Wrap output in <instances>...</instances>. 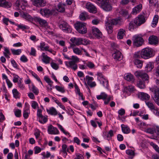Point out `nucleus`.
Masks as SVG:
<instances>
[{
	"instance_id": "nucleus-1",
	"label": "nucleus",
	"mask_w": 159,
	"mask_h": 159,
	"mask_svg": "<svg viewBox=\"0 0 159 159\" xmlns=\"http://www.w3.org/2000/svg\"><path fill=\"white\" fill-rule=\"evenodd\" d=\"M70 60V61L66 62V65L67 67L75 70L78 68L77 63L79 62V59L76 56H72Z\"/></svg>"
},
{
	"instance_id": "nucleus-2",
	"label": "nucleus",
	"mask_w": 159,
	"mask_h": 159,
	"mask_svg": "<svg viewBox=\"0 0 159 159\" xmlns=\"http://www.w3.org/2000/svg\"><path fill=\"white\" fill-rule=\"evenodd\" d=\"M76 30L80 33L85 34L87 32L86 24L80 22H77L74 24Z\"/></svg>"
},
{
	"instance_id": "nucleus-3",
	"label": "nucleus",
	"mask_w": 159,
	"mask_h": 159,
	"mask_svg": "<svg viewBox=\"0 0 159 159\" xmlns=\"http://www.w3.org/2000/svg\"><path fill=\"white\" fill-rule=\"evenodd\" d=\"M153 51L150 48H145L142 50L141 52V57L146 59L151 57L153 55Z\"/></svg>"
},
{
	"instance_id": "nucleus-4",
	"label": "nucleus",
	"mask_w": 159,
	"mask_h": 159,
	"mask_svg": "<svg viewBox=\"0 0 159 159\" xmlns=\"http://www.w3.org/2000/svg\"><path fill=\"white\" fill-rule=\"evenodd\" d=\"M59 28L64 32L70 33L72 31L71 27L65 21H62L58 25Z\"/></svg>"
},
{
	"instance_id": "nucleus-5",
	"label": "nucleus",
	"mask_w": 159,
	"mask_h": 159,
	"mask_svg": "<svg viewBox=\"0 0 159 159\" xmlns=\"http://www.w3.org/2000/svg\"><path fill=\"white\" fill-rule=\"evenodd\" d=\"M150 90L154 94L153 99L156 104L159 106V88L157 86H154Z\"/></svg>"
},
{
	"instance_id": "nucleus-6",
	"label": "nucleus",
	"mask_w": 159,
	"mask_h": 159,
	"mask_svg": "<svg viewBox=\"0 0 159 159\" xmlns=\"http://www.w3.org/2000/svg\"><path fill=\"white\" fill-rule=\"evenodd\" d=\"M101 7L106 12L111 11L113 9L112 4L108 0L104 1L101 5Z\"/></svg>"
},
{
	"instance_id": "nucleus-7",
	"label": "nucleus",
	"mask_w": 159,
	"mask_h": 159,
	"mask_svg": "<svg viewBox=\"0 0 159 159\" xmlns=\"http://www.w3.org/2000/svg\"><path fill=\"white\" fill-rule=\"evenodd\" d=\"M98 80L100 82V84L106 88H107L108 86V80L106 79L102 73L98 72L97 73Z\"/></svg>"
},
{
	"instance_id": "nucleus-8",
	"label": "nucleus",
	"mask_w": 159,
	"mask_h": 159,
	"mask_svg": "<svg viewBox=\"0 0 159 159\" xmlns=\"http://www.w3.org/2000/svg\"><path fill=\"white\" fill-rule=\"evenodd\" d=\"M145 21L144 14L139 15L134 20L135 24L137 26H140L144 23Z\"/></svg>"
},
{
	"instance_id": "nucleus-9",
	"label": "nucleus",
	"mask_w": 159,
	"mask_h": 159,
	"mask_svg": "<svg viewBox=\"0 0 159 159\" xmlns=\"http://www.w3.org/2000/svg\"><path fill=\"white\" fill-rule=\"evenodd\" d=\"M135 76L139 78H141L143 81H147L149 77L148 75L142 71H136L134 73Z\"/></svg>"
},
{
	"instance_id": "nucleus-10",
	"label": "nucleus",
	"mask_w": 159,
	"mask_h": 159,
	"mask_svg": "<svg viewBox=\"0 0 159 159\" xmlns=\"http://www.w3.org/2000/svg\"><path fill=\"white\" fill-rule=\"evenodd\" d=\"M132 40L134 45L137 47L142 45L143 41V39L138 35L134 36Z\"/></svg>"
},
{
	"instance_id": "nucleus-11",
	"label": "nucleus",
	"mask_w": 159,
	"mask_h": 159,
	"mask_svg": "<svg viewBox=\"0 0 159 159\" xmlns=\"http://www.w3.org/2000/svg\"><path fill=\"white\" fill-rule=\"evenodd\" d=\"M39 47L42 51H48L52 53L54 55H55V53H53L54 51L51 48H50L48 44H46L44 42H42L40 43Z\"/></svg>"
},
{
	"instance_id": "nucleus-12",
	"label": "nucleus",
	"mask_w": 159,
	"mask_h": 159,
	"mask_svg": "<svg viewBox=\"0 0 159 159\" xmlns=\"http://www.w3.org/2000/svg\"><path fill=\"white\" fill-rule=\"evenodd\" d=\"M86 8L88 11L90 13H95L97 11V9L96 7L90 2H88L86 3L85 6Z\"/></svg>"
},
{
	"instance_id": "nucleus-13",
	"label": "nucleus",
	"mask_w": 159,
	"mask_h": 159,
	"mask_svg": "<svg viewBox=\"0 0 159 159\" xmlns=\"http://www.w3.org/2000/svg\"><path fill=\"white\" fill-rule=\"evenodd\" d=\"M33 4L36 7H40L45 6L46 2L44 0H31Z\"/></svg>"
},
{
	"instance_id": "nucleus-14",
	"label": "nucleus",
	"mask_w": 159,
	"mask_h": 159,
	"mask_svg": "<svg viewBox=\"0 0 159 159\" xmlns=\"http://www.w3.org/2000/svg\"><path fill=\"white\" fill-rule=\"evenodd\" d=\"M92 33L93 35L98 39L102 38V32L97 28L93 27L92 29Z\"/></svg>"
},
{
	"instance_id": "nucleus-15",
	"label": "nucleus",
	"mask_w": 159,
	"mask_h": 159,
	"mask_svg": "<svg viewBox=\"0 0 159 159\" xmlns=\"http://www.w3.org/2000/svg\"><path fill=\"white\" fill-rule=\"evenodd\" d=\"M48 131L49 134H58L59 133V131L58 129L52 125L48 126Z\"/></svg>"
},
{
	"instance_id": "nucleus-16",
	"label": "nucleus",
	"mask_w": 159,
	"mask_h": 159,
	"mask_svg": "<svg viewBox=\"0 0 159 159\" xmlns=\"http://www.w3.org/2000/svg\"><path fill=\"white\" fill-rule=\"evenodd\" d=\"M12 4L10 2L6 0H0V7L9 8L11 7Z\"/></svg>"
},
{
	"instance_id": "nucleus-17",
	"label": "nucleus",
	"mask_w": 159,
	"mask_h": 159,
	"mask_svg": "<svg viewBox=\"0 0 159 159\" xmlns=\"http://www.w3.org/2000/svg\"><path fill=\"white\" fill-rule=\"evenodd\" d=\"M113 58L116 60H120L122 58L120 52L117 50H115L112 54Z\"/></svg>"
},
{
	"instance_id": "nucleus-18",
	"label": "nucleus",
	"mask_w": 159,
	"mask_h": 159,
	"mask_svg": "<svg viewBox=\"0 0 159 159\" xmlns=\"http://www.w3.org/2000/svg\"><path fill=\"white\" fill-rule=\"evenodd\" d=\"M158 41V39L156 36H151L148 38L149 43L151 44L156 45Z\"/></svg>"
},
{
	"instance_id": "nucleus-19",
	"label": "nucleus",
	"mask_w": 159,
	"mask_h": 159,
	"mask_svg": "<svg viewBox=\"0 0 159 159\" xmlns=\"http://www.w3.org/2000/svg\"><path fill=\"white\" fill-rule=\"evenodd\" d=\"M138 97L142 100H148L150 96L148 94L143 92H140L139 93Z\"/></svg>"
},
{
	"instance_id": "nucleus-20",
	"label": "nucleus",
	"mask_w": 159,
	"mask_h": 159,
	"mask_svg": "<svg viewBox=\"0 0 159 159\" xmlns=\"http://www.w3.org/2000/svg\"><path fill=\"white\" fill-rule=\"evenodd\" d=\"M27 3L26 1L25 0H17L16 2V6L19 7H20L22 10L25 8L24 6Z\"/></svg>"
},
{
	"instance_id": "nucleus-21",
	"label": "nucleus",
	"mask_w": 159,
	"mask_h": 159,
	"mask_svg": "<svg viewBox=\"0 0 159 159\" xmlns=\"http://www.w3.org/2000/svg\"><path fill=\"white\" fill-rule=\"evenodd\" d=\"M40 12V13L42 16H48L52 14V11L48 9H41Z\"/></svg>"
},
{
	"instance_id": "nucleus-22",
	"label": "nucleus",
	"mask_w": 159,
	"mask_h": 159,
	"mask_svg": "<svg viewBox=\"0 0 159 159\" xmlns=\"http://www.w3.org/2000/svg\"><path fill=\"white\" fill-rule=\"evenodd\" d=\"M154 65L152 62H149L146 64L145 67L146 72H148L151 71L154 68Z\"/></svg>"
},
{
	"instance_id": "nucleus-23",
	"label": "nucleus",
	"mask_w": 159,
	"mask_h": 159,
	"mask_svg": "<svg viewBox=\"0 0 159 159\" xmlns=\"http://www.w3.org/2000/svg\"><path fill=\"white\" fill-rule=\"evenodd\" d=\"M41 56L42 57V61L43 63L46 64L49 63L51 59L50 57L48 56L44 52L42 53Z\"/></svg>"
},
{
	"instance_id": "nucleus-24",
	"label": "nucleus",
	"mask_w": 159,
	"mask_h": 159,
	"mask_svg": "<svg viewBox=\"0 0 159 159\" xmlns=\"http://www.w3.org/2000/svg\"><path fill=\"white\" fill-rule=\"evenodd\" d=\"M89 40L83 39L82 38H78L77 46H78L81 44L86 45L89 44Z\"/></svg>"
},
{
	"instance_id": "nucleus-25",
	"label": "nucleus",
	"mask_w": 159,
	"mask_h": 159,
	"mask_svg": "<svg viewBox=\"0 0 159 159\" xmlns=\"http://www.w3.org/2000/svg\"><path fill=\"white\" fill-rule=\"evenodd\" d=\"M22 17L29 21L33 20V18L29 14L23 12L20 14Z\"/></svg>"
},
{
	"instance_id": "nucleus-26",
	"label": "nucleus",
	"mask_w": 159,
	"mask_h": 159,
	"mask_svg": "<svg viewBox=\"0 0 159 159\" xmlns=\"http://www.w3.org/2000/svg\"><path fill=\"white\" fill-rule=\"evenodd\" d=\"M25 107L23 110V116L25 119H27L29 116V114L30 113V110L29 107L26 106L25 103Z\"/></svg>"
},
{
	"instance_id": "nucleus-27",
	"label": "nucleus",
	"mask_w": 159,
	"mask_h": 159,
	"mask_svg": "<svg viewBox=\"0 0 159 159\" xmlns=\"http://www.w3.org/2000/svg\"><path fill=\"white\" fill-rule=\"evenodd\" d=\"M35 20L39 22V23L42 26H45L47 25V21L44 20L38 17H35Z\"/></svg>"
},
{
	"instance_id": "nucleus-28",
	"label": "nucleus",
	"mask_w": 159,
	"mask_h": 159,
	"mask_svg": "<svg viewBox=\"0 0 159 159\" xmlns=\"http://www.w3.org/2000/svg\"><path fill=\"white\" fill-rule=\"evenodd\" d=\"M142 9V4L138 5L132 9V13L133 14L136 15L139 13L141 11Z\"/></svg>"
},
{
	"instance_id": "nucleus-29",
	"label": "nucleus",
	"mask_w": 159,
	"mask_h": 159,
	"mask_svg": "<svg viewBox=\"0 0 159 159\" xmlns=\"http://www.w3.org/2000/svg\"><path fill=\"white\" fill-rule=\"evenodd\" d=\"M66 5L61 2L59 3L57 5V10L61 12H63L65 11V6Z\"/></svg>"
},
{
	"instance_id": "nucleus-30",
	"label": "nucleus",
	"mask_w": 159,
	"mask_h": 159,
	"mask_svg": "<svg viewBox=\"0 0 159 159\" xmlns=\"http://www.w3.org/2000/svg\"><path fill=\"white\" fill-rule=\"evenodd\" d=\"M46 110L48 114L52 115L55 116L57 114L56 109L53 107H51L49 109H47Z\"/></svg>"
},
{
	"instance_id": "nucleus-31",
	"label": "nucleus",
	"mask_w": 159,
	"mask_h": 159,
	"mask_svg": "<svg viewBox=\"0 0 159 159\" xmlns=\"http://www.w3.org/2000/svg\"><path fill=\"white\" fill-rule=\"evenodd\" d=\"M125 79L127 81L131 82H133L134 80V76L130 73H128L125 76Z\"/></svg>"
},
{
	"instance_id": "nucleus-32",
	"label": "nucleus",
	"mask_w": 159,
	"mask_h": 159,
	"mask_svg": "<svg viewBox=\"0 0 159 159\" xmlns=\"http://www.w3.org/2000/svg\"><path fill=\"white\" fill-rule=\"evenodd\" d=\"M125 30L123 29H120L118 33L117 36V38L119 39H121L125 34Z\"/></svg>"
},
{
	"instance_id": "nucleus-33",
	"label": "nucleus",
	"mask_w": 159,
	"mask_h": 159,
	"mask_svg": "<svg viewBox=\"0 0 159 159\" xmlns=\"http://www.w3.org/2000/svg\"><path fill=\"white\" fill-rule=\"evenodd\" d=\"M149 2V5L154 7L158 8L159 7L158 3L156 0H148Z\"/></svg>"
},
{
	"instance_id": "nucleus-34",
	"label": "nucleus",
	"mask_w": 159,
	"mask_h": 159,
	"mask_svg": "<svg viewBox=\"0 0 159 159\" xmlns=\"http://www.w3.org/2000/svg\"><path fill=\"white\" fill-rule=\"evenodd\" d=\"M80 18L82 20H85L89 18V16L87 12H83L80 14L79 16Z\"/></svg>"
},
{
	"instance_id": "nucleus-35",
	"label": "nucleus",
	"mask_w": 159,
	"mask_h": 159,
	"mask_svg": "<svg viewBox=\"0 0 159 159\" xmlns=\"http://www.w3.org/2000/svg\"><path fill=\"white\" fill-rule=\"evenodd\" d=\"M72 48L73 52L75 54L78 55H82V50L78 48L74 47H68V48Z\"/></svg>"
},
{
	"instance_id": "nucleus-36",
	"label": "nucleus",
	"mask_w": 159,
	"mask_h": 159,
	"mask_svg": "<svg viewBox=\"0 0 159 159\" xmlns=\"http://www.w3.org/2000/svg\"><path fill=\"white\" fill-rule=\"evenodd\" d=\"M122 131L125 134H128L130 131V129L128 126H125L124 125H121Z\"/></svg>"
},
{
	"instance_id": "nucleus-37",
	"label": "nucleus",
	"mask_w": 159,
	"mask_h": 159,
	"mask_svg": "<svg viewBox=\"0 0 159 159\" xmlns=\"http://www.w3.org/2000/svg\"><path fill=\"white\" fill-rule=\"evenodd\" d=\"M107 95L105 93H101L100 95H98L97 96V98L98 100L101 99L104 100L107 98Z\"/></svg>"
},
{
	"instance_id": "nucleus-38",
	"label": "nucleus",
	"mask_w": 159,
	"mask_h": 159,
	"mask_svg": "<svg viewBox=\"0 0 159 159\" xmlns=\"http://www.w3.org/2000/svg\"><path fill=\"white\" fill-rule=\"evenodd\" d=\"M134 64L139 68H141L143 66V62L139 59H136L134 61Z\"/></svg>"
},
{
	"instance_id": "nucleus-39",
	"label": "nucleus",
	"mask_w": 159,
	"mask_h": 159,
	"mask_svg": "<svg viewBox=\"0 0 159 159\" xmlns=\"http://www.w3.org/2000/svg\"><path fill=\"white\" fill-rule=\"evenodd\" d=\"M146 104L148 107L150 109L151 111L153 112L154 110L157 108L155 107L152 103L150 102H146Z\"/></svg>"
},
{
	"instance_id": "nucleus-40",
	"label": "nucleus",
	"mask_w": 159,
	"mask_h": 159,
	"mask_svg": "<svg viewBox=\"0 0 159 159\" xmlns=\"http://www.w3.org/2000/svg\"><path fill=\"white\" fill-rule=\"evenodd\" d=\"M126 153L128 155L129 158L132 159L134 156V152L131 149H128L126 151Z\"/></svg>"
},
{
	"instance_id": "nucleus-41",
	"label": "nucleus",
	"mask_w": 159,
	"mask_h": 159,
	"mask_svg": "<svg viewBox=\"0 0 159 159\" xmlns=\"http://www.w3.org/2000/svg\"><path fill=\"white\" fill-rule=\"evenodd\" d=\"M11 50L12 53L14 55H19L22 52L21 49H19L16 50L14 49H11Z\"/></svg>"
},
{
	"instance_id": "nucleus-42",
	"label": "nucleus",
	"mask_w": 159,
	"mask_h": 159,
	"mask_svg": "<svg viewBox=\"0 0 159 159\" xmlns=\"http://www.w3.org/2000/svg\"><path fill=\"white\" fill-rule=\"evenodd\" d=\"M70 40L73 44H70V47H74L75 45H77L78 38L73 37L71 38Z\"/></svg>"
},
{
	"instance_id": "nucleus-43",
	"label": "nucleus",
	"mask_w": 159,
	"mask_h": 159,
	"mask_svg": "<svg viewBox=\"0 0 159 159\" xmlns=\"http://www.w3.org/2000/svg\"><path fill=\"white\" fill-rule=\"evenodd\" d=\"M120 13L124 16L125 17H127L128 18H129L128 12L125 9H122L120 11Z\"/></svg>"
},
{
	"instance_id": "nucleus-44",
	"label": "nucleus",
	"mask_w": 159,
	"mask_h": 159,
	"mask_svg": "<svg viewBox=\"0 0 159 159\" xmlns=\"http://www.w3.org/2000/svg\"><path fill=\"white\" fill-rule=\"evenodd\" d=\"M84 63L86 64V67L87 66L90 69H94L95 68V65L91 61H89L87 62H85Z\"/></svg>"
},
{
	"instance_id": "nucleus-45",
	"label": "nucleus",
	"mask_w": 159,
	"mask_h": 159,
	"mask_svg": "<svg viewBox=\"0 0 159 159\" xmlns=\"http://www.w3.org/2000/svg\"><path fill=\"white\" fill-rule=\"evenodd\" d=\"M31 91L35 94L38 95L39 93L38 89L33 84L31 87Z\"/></svg>"
},
{
	"instance_id": "nucleus-46",
	"label": "nucleus",
	"mask_w": 159,
	"mask_h": 159,
	"mask_svg": "<svg viewBox=\"0 0 159 159\" xmlns=\"http://www.w3.org/2000/svg\"><path fill=\"white\" fill-rule=\"evenodd\" d=\"M39 122L43 124L46 123L48 121L47 116H43L39 117Z\"/></svg>"
},
{
	"instance_id": "nucleus-47",
	"label": "nucleus",
	"mask_w": 159,
	"mask_h": 159,
	"mask_svg": "<svg viewBox=\"0 0 159 159\" xmlns=\"http://www.w3.org/2000/svg\"><path fill=\"white\" fill-rule=\"evenodd\" d=\"M136 25L134 23V21H132L129 23L128 27L129 29L132 31L135 27Z\"/></svg>"
},
{
	"instance_id": "nucleus-48",
	"label": "nucleus",
	"mask_w": 159,
	"mask_h": 159,
	"mask_svg": "<svg viewBox=\"0 0 159 159\" xmlns=\"http://www.w3.org/2000/svg\"><path fill=\"white\" fill-rule=\"evenodd\" d=\"M15 115L16 117H20L21 116V110L18 109L14 111Z\"/></svg>"
},
{
	"instance_id": "nucleus-49",
	"label": "nucleus",
	"mask_w": 159,
	"mask_h": 159,
	"mask_svg": "<svg viewBox=\"0 0 159 159\" xmlns=\"http://www.w3.org/2000/svg\"><path fill=\"white\" fill-rule=\"evenodd\" d=\"M120 22V20L118 19H113L111 20V24L112 25H116L119 24Z\"/></svg>"
},
{
	"instance_id": "nucleus-50",
	"label": "nucleus",
	"mask_w": 159,
	"mask_h": 159,
	"mask_svg": "<svg viewBox=\"0 0 159 159\" xmlns=\"http://www.w3.org/2000/svg\"><path fill=\"white\" fill-rule=\"evenodd\" d=\"M137 85L139 88L141 89H144L145 87V85L143 82L141 80L139 81L137 84Z\"/></svg>"
},
{
	"instance_id": "nucleus-51",
	"label": "nucleus",
	"mask_w": 159,
	"mask_h": 159,
	"mask_svg": "<svg viewBox=\"0 0 159 159\" xmlns=\"http://www.w3.org/2000/svg\"><path fill=\"white\" fill-rule=\"evenodd\" d=\"M50 64L52 68L55 70H57L59 68L58 65L53 62H52Z\"/></svg>"
},
{
	"instance_id": "nucleus-52",
	"label": "nucleus",
	"mask_w": 159,
	"mask_h": 159,
	"mask_svg": "<svg viewBox=\"0 0 159 159\" xmlns=\"http://www.w3.org/2000/svg\"><path fill=\"white\" fill-rule=\"evenodd\" d=\"M12 93L14 98H17L19 97V93L16 89H14L12 90Z\"/></svg>"
},
{
	"instance_id": "nucleus-53",
	"label": "nucleus",
	"mask_w": 159,
	"mask_h": 159,
	"mask_svg": "<svg viewBox=\"0 0 159 159\" xmlns=\"http://www.w3.org/2000/svg\"><path fill=\"white\" fill-rule=\"evenodd\" d=\"M125 89H126L127 91L131 92H133L134 90V86L129 85L125 88Z\"/></svg>"
},
{
	"instance_id": "nucleus-54",
	"label": "nucleus",
	"mask_w": 159,
	"mask_h": 159,
	"mask_svg": "<svg viewBox=\"0 0 159 159\" xmlns=\"http://www.w3.org/2000/svg\"><path fill=\"white\" fill-rule=\"evenodd\" d=\"M85 79H86V81H87L88 84H89V83H90L92 81L94 80V79L93 77L89 76L88 75L86 76Z\"/></svg>"
},
{
	"instance_id": "nucleus-55",
	"label": "nucleus",
	"mask_w": 159,
	"mask_h": 159,
	"mask_svg": "<svg viewBox=\"0 0 159 159\" xmlns=\"http://www.w3.org/2000/svg\"><path fill=\"white\" fill-rule=\"evenodd\" d=\"M55 88L58 91L60 92L63 93L65 92V90L63 87L57 85L55 86Z\"/></svg>"
},
{
	"instance_id": "nucleus-56",
	"label": "nucleus",
	"mask_w": 159,
	"mask_h": 159,
	"mask_svg": "<svg viewBox=\"0 0 159 159\" xmlns=\"http://www.w3.org/2000/svg\"><path fill=\"white\" fill-rule=\"evenodd\" d=\"M151 145L152 146L155 150L159 153V147L158 146L152 142L151 143Z\"/></svg>"
},
{
	"instance_id": "nucleus-57",
	"label": "nucleus",
	"mask_w": 159,
	"mask_h": 159,
	"mask_svg": "<svg viewBox=\"0 0 159 159\" xmlns=\"http://www.w3.org/2000/svg\"><path fill=\"white\" fill-rule=\"evenodd\" d=\"M138 125L142 129L145 128L147 127L146 124L145 123L143 122H140V123H139Z\"/></svg>"
},
{
	"instance_id": "nucleus-58",
	"label": "nucleus",
	"mask_w": 159,
	"mask_h": 159,
	"mask_svg": "<svg viewBox=\"0 0 159 159\" xmlns=\"http://www.w3.org/2000/svg\"><path fill=\"white\" fill-rule=\"evenodd\" d=\"M113 136V131L112 130H110L107 135V137L108 140H109L111 137Z\"/></svg>"
},
{
	"instance_id": "nucleus-59",
	"label": "nucleus",
	"mask_w": 159,
	"mask_h": 159,
	"mask_svg": "<svg viewBox=\"0 0 159 159\" xmlns=\"http://www.w3.org/2000/svg\"><path fill=\"white\" fill-rule=\"evenodd\" d=\"M146 132L152 134L155 133V127L152 128H148L146 130Z\"/></svg>"
},
{
	"instance_id": "nucleus-60",
	"label": "nucleus",
	"mask_w": 159,
	"mask_h": 159,
	"mask_svg": "<svg viewBox=\"0 0 159 159\" xmlns=\"http://www.w3.org/2000/svg\"><path fill=\"white\" fill-rule=\"evenodd\" d=\"M40 131L38 129H37V130H35V132L34 133V135L37 139H38L39 138L40 136Z\"/></svg>"
},
{
	"instance_id": "nucleus-61",
	"label": "nucleus",
	"mask_w": 159,
	"mask_h": 159,
	"mask_svg": "<svg viewBox=\"0 0 159 159\" xmlns=\"http://www.w3.org/2000/svg\"><path fill=\"white\" fill-rule=\"evenodd\" d=\"M20 61L24 62H25L28 61V59L27 57L24 55H22L20 58Z\"/></svg>"
},
{
	"instance_id": "nucleus-62",
	"label": "nucleus",
	"mask_w": 159,
	"mask_h": 159,
	"mask_svg": "<svg viewBox=\"0 0 159 159\" xmlns=\"http://www.w3.org/2000/svg\"><path fill=\"white\" fill-rule=\"evenodd\" d=\"M17 26L19 28V29H21L22 30H24L27 29L28 28V26L23 25H18Z\"/></svg>"
},
{
	"instance_id": "nucleus-63",
	"label": "nucleus",
	"mask_w": 159,
	"mask_h": 159,
	"mask_svg": "<svg viewBox=\"0 0 159 159\" xmlns=\"http://www.w3.org/2000/svg\"><path fill=\"white\" fill-rule=\"evenodd\" d=\"M31 107L34 109H35L37 107H38V104L36 102L33 101L32 102Z\"/></svg>"
},
{
	"instance_id": "nucleus-64",
	"label": "nucleus",
	"mask_w": 159,
	"mask_h": 159,
	"mask_svg": "<svg viewBox=\"0 0 159 159\" xmlns=\"http://www.w3.org/2000/svg\"><path fill=\"white\" fill-rule=\"evenodd\" d=\"M34 153L38 154L41 151V149L39 147L36 146L34 147Z\"/></svg>"
}]
</instances>
